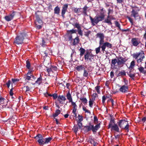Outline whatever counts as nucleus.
Masks as SVG:
<instances>
[{"label": "nucleus", "mask_w": 146, "mask_h": 146, "mask_svg": "<svg viewBox=\"0 0 146 146\" xmlns=\"http://www.w3.org/2000/svg\"><path fill=\"white\" fill-rule=\"evenodd\" d=\"M34 67L28 59V83L33 84H35V80L36 77L33 74Z\"/></svg>", "instance_id": "obj_1"}, {"label": "nucleus", "mask_w": 146, "mask_h": 146, "mask_svg": "<svg viewBox=\"0 0 146 146\" xmlns=\"http://www.w3.org/2000/svg\"><path fill=\"white\" fill-rule=\"evenodd\" d=\"M100 127V123L97 124L95 126H94V125H91V123H90L89 125L83 126L82 130L84 131V133H87L91 130L92 131L93 133H95L96 132Z\"/></svg>", "instance_id": "obj_2"}, {"label": "nucleus", "mask_w": 146, "mask_h": 146, "mask_svg": "<svg viewBox=\"0 0 146 146\" xmlns=\"http://www.w3.org/2000/svg\"><path fill=\"white\" fill-rule=\"evenodd\" d=\"M127 120V119L120 120L117 123L120 128L121 129H125L128 132L129 131V125Z\"/></svg>", "instance_id": "obj_3"}, {"label": "nucleus", "mask_w": 146, "mask_h": 146, "mask_svg": "<svg viewBox=\"0 0 146 146\" xmlns=\"http://www.w3.org/2000/svg\"><path fill=\"white\" fill-rule=\"evenodd\" d=\"M104 17L105 15L103 13H101L100 15H97L93 19L91 16H90L91 22L93 26L95 25L94 23L97 24L100 21H102L104 19Z\"/></svg>", "instance_id": "obj_4"}, {"label": "nucleus", "mask_w": 146, "mask_h": 146, "mask_svg": "<svg viewBox=\"0 0 146 146\" xmlns=\"http://www.w3.org/2000/svg\"><path fill=\"white\" fill-rule=\"evenodd\" d=\"M131 55L133 58L137 60V63L141 62L145 58V54L143 51L140 52L134 53Z\"/></svg>", "instance_id": "obj_5"}, {"label": "nucleus", "mask_w": 146, "mask_h": 146, "mask_svg": "<svg viewBox=\"0 0 146 146\" xmlns=\"http://www.w3.org/2000/svg\"><path fill=\"white\" fill-rule=\"evenodd\" d=\"M26 33H23L17 36L15 39L14 43L18 44H22L23 42L24 39L26 37Z\"/></svg>", "instance_id": "obj_6"}, {"label": "nucleus", "mask_w": 146, "mask_h": 146, "mask_svg": "<svg viewBox=\"0 0 146 146\" xmlns=\"http://www.w3.org/2000/svg\"><path fill=\"white\" fill-rule=\"evenodd\" d=\"M36 139H38L37 141L40 145L45 144V139L44 138L42 135L38 134L35 137Z\"/></svg>", "instance_id": "obj_7"}, {"label": "nucleus", "mask_w": 146, "mask_h": 146, "mask_svg": "<svg viewBox=\"0 0 146 146\" xmlns=\"http://www.w3.org/2000/svg\"><path fill=\"white\" fill-rule=\"evenodd\" d=\"M94 55L88 51L86 52L84 55V59L85 60H89L90 61L92 62L94 60Z\"/></svg>", "instance_id": "obj_8"}, {"label": "nucleus", "mask_w": 146, "mask_h": 146, "mask_svg": "<svg viewBox=\"0 0 146 146\" xmlns=\"http://www.w3.org/2000/svg\"><path fill=\"white\" fill-rule=\"evenodd\" d=\"M17 14V13L15 11H13V12L9 15L5 17V19L7 21H9L12 20L13 17L15 16Z\"/></svg>", "instance_id": "obj_9"}, {"label": "nucleus", "mask_w": 146, "mask_h": 146, "mask_svg": "<svg viewBox=\"0 0 146 146\" xmlns=\"http://www.w3.org/2000/svg\"><path fill=\"white\" fill-rule=\"evenodd\" d=\"M116 63H117V65L120 67L123 66L124 64L120 60L118 59L117 60L116 59H114L111 60V65L112 66V65H113V66H115Z\"/></svg>", "instance_id": "obj_10"}, {"label": "nucleus", "mask_w": 146, "mask_h": 146, "mask_svg": "<svg viewBox=\"0 0 146 146\" xmlns=\"http://www.w3.org/2000/svg\"><path fill=\"white\" fill-rule=\"evenodd\" d=\"M106 47L108 48H112V44L108 42H104V45H102L101 46L102 51L103 52H104V51H105V50Z\"/></svg>", "instance_id": "obj_11"}, {"label": "nucleus", "mask_w": 146, "mask_h": 146, "mask_svg": "<svg viewBox=\"0 0 146 146\" xmlns=\"http://www.w3.org/2000/svg\"><path fill=\"white\" fill-rule=\"evenodd\" d=\"M131 43L133 45L135 46H137L140 43L141 41L139 39L137 38H133L131 39Z\"/></svg>", "instance_id": "obj_12"}, {"label": "nucleus", "mask_w": 146, "mask_h": 146, "mask_svg": "<svg viewBox=\"0 0 146 146\" xmlns=\"http://www.w3.org/2000/svg\"><path fill=\"white\" fill-rule=\"evenodd\" d=\"M129 87L128 86L125 85H122L119 89V91L122 93H126L128 92Z\"/></svg>", "instance_id": "obj_13"}, {"label": "nucleus", "mask_w": 146, "mask_h": 146, "mask_svg": "<svg viewBox=\"0 0 146 146\" xmlns=\"http://www.w3.org/2000/svg\"><path fill=\"white\" fill-rule=\"evenodd\" d=\"M68 6V4H64L63 6L62 10L61 15L63 18L64 17V14L67 10Z\"/></svg>", "instance_id": "obj_14"}, {"label": "nucleus", "mask_w": 146, "mask_h": 146, "mask_svg": "<svg viewBox=\"0 0 146 146\" xmlns=\"http://www.w3.org/2000/svg\"><path fill=\"white\" fill-rule=\"evenodd\" d=\"M66 100L65 96L63 95H59L58 97V100L60 104H63L64 101Z\"/></svg>", "instance_id": "obj_15"}, {"label": "nucleus", "mask_w": 146, "mask_h": 146, "mask_svg": "<svg viewBox=\"0 0 146 146\" xmlns=\"http://www.w3.org/2000/svg\"><path fill=\"white\" fill-rule=\"evenodd\" d=\"M110 11L111 10L109 9L108 10V15L107 17V18L105 19L104 21L105 23H108L109 25H111L112 24L111 22V20L109 19L110 18L109 15Z\"/></svg>", "instance_id": "obj_16"}, {"label": "nucleus", "mask_w": 146, "mask_h": 146, "mask_svg": "<svg viewBox=\"0 0 146 146\" xmlns=\"http://www.w3.org/2000/svg\"><path fill=\"white\" fill-rule=\"evenodd\" d=\"M110 128L111 129V131L112 130H114L116 131L117 132H120L119 128L118 125L116 124H113V126H112V127Z\"/></svg>", "instance_id": "obj_17"}, {"label": "nucleus", "mask_w": 146, "mask_h": 146, "mask_svg": "<svg viewBox=\"0 0 146 146\" xmlns=\"http://www.w3.org/2000/svg\"><path fill=\"white\" fill-rule=\"evenodd\" d=\"M73 42L72 43V45L73 46L76 45L78 44L80 41V40L78 36H77L74 39H72Z\"/></svg>", "instance_id": "obj_18"}, {"label": "nucleus", "mask_w": 146, "mask_h": 146, "mask_svg": "<svg viewBox=\"0 0 146 146\" xmlns=\"http://www.w3.org/2000/svg\"><path fill=\"white\" fill-rule=\"evenodd\" d=\"M131 16H133L135 19L137 17L139 16L138 13L135 11L134 9H133L131 11Z\"/></svg>", "instance_id": "obj_19"}, {"label": "nucleus", "mask_w": 146, "mask_h": 146, "mask_svg": "<svg viewBox=\"0 0 146 146\" xmlns=\"http://www.w3.org/2000/svg\"><path fill=\"white\" fill-rule=\"evenodd\" d=\"M41 13L40 12L38 11L35 13V17L36 21L41 19L40 18L41 17Z\"/></svg>", "instance_id": "obj_20"}, {"label": "nucleus", "mask_w": 146, "mask_h": 146, "mask_svg": "<svg viewBox=\"0 0 146 146\" xmlns=\"http://www.w3.org/2000/svg\"><path fill=\"white\" fill-rule=\"evenodd\" d=\"M66 97L68 100H69V102L70 103L72 102V96L70 94V92L68 91L66 94Z\"/></svg>", "instance_id": "obj_21"}, {"label": "nucleus", "mask_w": 146, "mask_h": 146, "mask_svg": "<svg viewBox=\"0 0 146 146\" xmlns=\"http://www.w3.org/2000/svg\"><path fill=\"white\" fill-rule=\"evenodd\" d=\"M75 69L79 72L80 71L82 70H84V69H85L84 66L82 65L77 66L76 67Z\"/></svg>", "instance_id": "obj_22"}, {"label": "nucleus", "mask_w": 146, "mask_h": 146, "mask_svg": "<svg viewBox=\"0 0 146 146\" xmlns=\"http://www.w3.org/2000/svg\"><path fill=\"white\" fill-rule=\"evenodd\" d=\"M42 77L41 75L40 74L39 77L37 78L36 81H35V83L38 84L39 85H40L42 83Z\"/></svg>", "instance_id": "obj_23"}, {"label": "nucleus", "mask_w": 146, "mask_h": 146, "mask_svg": "<svg viewBox=\"0 0 146 146\" xmlns=\"http://www.w3.org/2000/svg\"><path fill=\"white\" fill-rule=\"evenodd\" d=\"M72 25L78 29V32L81 30V27L79 23H76L74 24H73Z\"/></svg>", "instance_id": "obj_24"}, {"label": "nucleus", "mask_w": 146, "mask_h": 146, "mask_svg": "<svg viewBox=\"0 0 146 146\" xmlns=\"http://www.w3.org/2000/svg\"><path fill=\"white\" fill-rule=\"evenodd\" d=\"M71 102V105L73 106L72 111L74 112L75 111H76L77 106L75 102H73V101Z\"/></svg>", "instance_id": "obj_25"}, {"label": "nucleus", "mask_w": 146, "mask_h": 146, "mask_svg": "<svg viewBox=\"0 0 146 146\" xmlns=\"http://www.w3.org/2000/svg\"><path fill=\"white\" fill-rule=\"evenodd\" d=\"M79 50L80 52V57L82 56L84 54L85 52V50L83 48L81 47L79 49Z\"/></svg>", "instance_id": "obj_26"}, {"label": "nucleus", "mask_w": 146, "mask_h": 146, "mask_svg": "<svg viewBox=\"0 0 146 146\" xmlns=\"http://www.w3.org/2000/svg\"><path fill=\"white\" fill-rule=\"evenodd\" d=\"M145 68H143L142 66H141L138 68V70L140 73H142L143 74H145L146 72V70L144 69Z\"/></svg>", "instance_id": "obj_27"}, {"label": "nucleus", "mask_w": 146, "mask_h": 146, "mask_svg": "<svg viewBox=\"0 0 146 146\" xmlns=\"http://www.w3.org/2000/svg\"><path fill=\"white\" fill-rule=\"evenodd\" d=\"M97 37H99L100 39L104 38V34L102 33H98L96 35Z\"/></svg>", "instance_id": "obj_28"}, {"label": "nucleus", "mask_w": 146, "mask_h": 146, "mask_svg": "<svg viewBox=\"0 0 146 146\" xmlns=\"http://www.w3.org/2000/svg\"><path fill=\"white\" fill-rule=\"evenodd\" d=\"M60 9L59 7L57 6L55 7L54 9V13L55 14L59 15L60 13Z\"/></svg>", "instance_id": "obj_29"}, {"label": "nucleus", "mask_w": 146, "mask_h": 146, "mask_svg": "<svg viewBox=\"0 0 146 146\" xmlns=\"http://www.w3.org/2000/svg\"><path fill=\"white\" fill-rule=\"evenodd\" d=\"M60 110L58 109L56 110L55 111V113L53 114V116L54 117H57L60 113Z\"/></svg>", "instance_id": "obj_30"}, {"label": "nucleus", "mask_w": 146, "mask_h": 146, "mask_svg": "<svg viewBox=\"0 0 146 146\" xmlns=\"http://www.w3.org/2000/svg\"><path fill=\"white\" fill-rule=\"evenodd\" d=\"M118 59L120 60L124 64L125 62L127 60V59L125 58H123L122 56H119L118 58Z\"/></svg>", "instance_id": "obj_31"}, {"label": "nucleus", "mask_w": 146, "mask_h": 146, "mask_svg": "<svg viewBox=\"0 0 146 146\" xmlns=\"http://www.w3.org/2000/svg\"><path fill=\"white\" fill-rule=\"evenodd\" d=\"M52 138L50 137L46 138L45 139V144H46L50 142L52 140Z\"/></svg>", "instance_id": "obj_32"}, {"label": "nucleus", "mask_w": 146, "mask_h": 146, "mask_svg": "<svg viewBox=\"0 0 146 146\" xmlns=\"http://www.w3.org/2000/svg\"><path fill=\"white\" fill-rule=\"evenodd\" d=\"M127 74L133 80L134 79L135 75V73L132 74L131 73H127Z\"/></svg>", "instance_id": "obj_33"}, {"label": "nucleus", "mask_w": 146, "mask_h": 146, "mask_svg": "<svg viewBox=\"0 0 146 146\" xmlns=\"http://www.w3.org/2000/svg\"><path fill=\"white\" fill-rule=\"evenodd\" d=\"M118 76H125L126 75V72L125 70H123L118 73Z\"/></svg>", "instance_id": "obj_34"}, {"label": "nucleus", "mask_w": 146, "mask_h": 146, "mask_svg": "<svg viewBox=\"0 0 146 146\" xmlns=\"http://www.w3.org/2000/svg\"><path fill=\"white\" fill-rule=\"evenodd\" d=\"M88 8V7L86 6H85L83 8V13L84 14V15H87V10Z\"/></svg>", "instance_id": "obj_35"}, {"label": "nucleus", "mask_w": 146, "mask_h": 146, "mask_svg": "<svg viewBox=\"0 0 146 146\" xmlns=\"http://www.w3.org/2000/svg\"><path fill=\"white\" fill-rule=\"evenodd\" d=\"M81 8H74V12L77 13H80L81 11Z\"/></svg>", "instance_id": "obj_36"}, {"label": "nucleus", "mask_w": 146, "mask_h": 146, "mask_svg": "<svg viewBox=\"0 0 146 146\" xmlns=\"http://www.w3.org/2000/svg\"><path fill=\"white\" fill-rule=\"evenodd\" d=\"M67 36L68 37V40L70 41L71 42L72 41V36L71 34L67 33Z\"/></svg>", "instance_id": "obj_37"}, {"label": "nucleus", "mask_w": 146, "mask_h": 146, "mask_svg": "<svg viewBox=\"0 0 146 146\" xmlns=\"http://www.w3.org/2000/svg\"><path fill=\"white\" fill-rule=\"evenodd\" d=\"M80 99L84 104L87 102V100L86 98H81Z\"/></svg>", "instance_id": "obj_38"}, {"label": "nucleus", "mask_w": 146, "mask_h": 146, "mask_svg": "<svg viewBox=\"0 0 146 146\" xmlns=\"http://www.w3.org/2000/svg\"><path fill=\"white\" fill-rule=\"evenodd\" d=\"M83 76L86 77H88V71L86 70L85 69L84 70Z\"/></svg>", "instance_id": "obj_39"}, {"label": "nucleus", "mask_w": 146, "mask_h": 146, "mask_svg": "<svg viewBox=\"0 0 146 146\" xmlns=\"http://www.w3.org/2000/svg\"><path fill=\"white\" fill-rule=\"evenodd\" d=\"M78 120H76L77 121L82 122V121L83 120V117L82 115H80V114H78Z\"/></svg>", "instance_id": "obj_40"}, {"label": "nucleus", "mask_w": 146, "mask_h": 146, "mask_svg": "<svg viewBox=\"0 0 146 146\" xmlns=\"http://www.w3.org/2000/svg\"><path fill=\"white\" fill-rule=\"evenodd\" d=\"M12 81V84H16L19 81V79L16 78V79H13L12 78L11 79Z\"/></svg>", "instance_id": "obj_41"}, {"label": "nucleus", "mask_w": 146, "mask_h": 146, "mask_svg": "<svg viewBox=\"0 0 146 146\" xmlns=\"http://www.w3.org/2000/svg\"><path fill=\"white\" fill-rule=\"evenodd\" d=\"M82 109L83 111H85V113H89L90 114H91V112L90 111L87 110L85 107L83 106L82 107Z\"/></svg>", "instance_id": "obj_42"}, {"label": "nucleus", "mask_w": 146, "mask_h": 146, "mask_svg": "<svg viewBox=\"0 0 146 146\" xmlns=\"http://www.w3.org/2000/svg\"><path fill=\"white\" fill-rule=\"evenodd\" d=\"M115 124V122H113L110 121L109 125L108 126V128L110 129V128H111L112 127V126H113V124Z\"/></svg>", "instance_id": "obj_43"}, {"label": "nucleus", "mask_w": 146, "mask_h": 146, "mask_svg": "<svg viewBox=\"0 0 146 146\" xmlns=\"http://www.w3.org/2000/svg\"><path fill=\"white\" fill-rule=\"evenodd\" d=\"M135 65V61L134 60L132 61L130 63V65L129 67V68H131L133 69L134 66Z\"/></svg>", "instance_id": "obj_44"}, {"label": "nucleus", "mask_w": 146, "mask_h": 146, "mask_svg": "<svg viewBox=\"0 0 146 146\" xmlns=\"http://www.w3.org/2000/svg\"><path fill=\"white\" fill-rule=\"evenodd\" d=\"M67 33L71 34L72 33H76V31L73 29L68 30L67 31Z\"/></svg>", "instance_id": "obj_45"}, {"label": "nucleus", "mask_w": 146, "mask_h": 146, "mask_svg": "<svg viewBox=\"0 0 146 146\" xmlns=\"http://www.w3.org/2000/svg\"><path fill=\"white\" fill-rule=\"evenodd\" d=\"M115 26L118 28L120 30H121V29L120 28V24L117 21H115Z\"/></svg>", "instance_id": "obj_46"}, {"label": "nucleus", "mask_w": 146, "mask_h": 146, "mask_svg": "<svg viewBox=\"0 0 146 146\" xmlns=\"http://www.w3.org/2000/svg\"><path fill=\"white\" fill-rule=\"evenodd\" d=\"M74 132L76 133H77L78 130V128L77 125H74L73 128Z\"/></svg>", "instance_id": "obj_47"}, {"label": "nucleus", "mask_w": 146, "mask_h": 146, "mask_svg": "<svg viewBox=\"0 0 146 146\" xmlns=\"http://www.w3.org/2000/svg\"><path fill=\"white\" fill-rule=\"evenodd\" d=\"M100 86H97L95 87V89L98 93L99 94H100Z\"/></svg>", "instance_id": "obj_48"}, {"label": "nucleus", "mask_w": 146, "mask_h": 146, "mask_svg": "<svg viewBox=\"0 0 146 146\" xmlns=\"http://www.w3.org/2000/svg\"><path fill=\"white\" fill-rule=\"evenodd\" d=\"M77 121L79 129H82V122H80L78 121Z\"/></svg>", "instance_id": "obj_49"}, {"label": "nucleus", "mask_w": 146, "mask_h": 146, "mask_svg": "<svg viewBox=\"0 0 146 146\" xmlns=\"http://www.w3.org/2000/svg\"><path fill=\"white\" fill-rule=\"evenodd\" d=\"M101 48V46H100L96 48L95 50L96 54H98L100 52Z\"/></svg>", "instance_id": "obj_50"}, {"label": "nucleus", "mask_w": 146, "mask_h": 146, "mask_svg": "<svg viewBox=\"0 0 146 146\" xmlns=\"http://www.w3.org/2000/svg\"><path fill=\"white\" fill-rule=\"evenodd\" d=\"M104 38H103L101 39H100L99 41V44L100 46H101L102 45H104Z\"/></svg>", "instance_id": "obj_51"}, {"label": "nucleus", "mask_w": 146, "mask_h": 146, "mask_svg": "<svg viewBox=\"0 0 146 146\" xmlns=\"http://www.w3.org/2000/svg\"><path fill=\"white\" fill-rule=\"evenodd\" d=\"M91 31H88L87 32H84V35L88 37L89 36V34L90 33Z\"/></svg>", "instance_id": "obj_52"}, {"label": "nucleus", "mask_w": 146, "mask_h": 146, "mask_svg": "<svg viewBox=\"0 0 146 146\" xmlns=\"http://www.w3.org/2000/svg\"><path fill=\"white\" fill-rule=\"evenodd\" d=\"M51 69H52V72H53V71H56L57 70V68L56 66H51Z\"/></svg>", "instance_id": "obj_53"}, {"label": "nucleus", "mask_w": 146, "mask_h": 146, "mask_svg": "<svg viewBox=\"0 0 146 146\" xmlns=\"http://www.w3.org/2000/svg\"><path fill=\"white\" fill-rule=\"evenodd\" d=\"M127 18L129 20V22L131 23L132 25H133V19L130 17L127 16Z\"/></svg>", "instance_id": "obj_54"}, {"label": "nucleus", "mask_w": 146, "mask_h": 146, "mask_svg": "<svg viewBox=\"0 0 146 146\" xmlns=\"http://www.w3.org/2000/svg\"><path fill=\"white\" fill-rule=\"evenodd\" d=\"M11 83V81L10 80H9L8 81V82L6 83V84H4L3 85L5 86V85H7V87H8V88H9L10 86Z\"/></svg>", "instance_id": "obj_55"}, {"label": "nucleus", "mask_w": 146, "mask_h": 146, "mask_svg": "<svg viewBox=\"0 0 146 146\" xmlns=\"http://www.w3.org/2000/svg\"><path fill=\"white\" fill-rule=\"evenodd\" d=\"M93 101L92 100H91V99L89 101V106L90 108L92 107L93 104Z\"/></svg>", "instance_id": "obj_56"}, {"label": "nucleus", "mask_w": 146, "mask_h": 146, "mask_svg": "<svg viewBox=\"0 0 146 146\" xmlns=\"http://www.w3.org/2000/svg\"><path fill=\"white\" fill-rule=\"evenodd\" d=\"M98 118L96 116H94V123H96L97 122H98Z\"/></svg>", "instance_id": "obj_57"}, {"label": "nucleus", "mask_w": 146, "mask_h": 146, "mask_svg": "<svg viewBox=\"0 0 146 146\" xmlns=\"http://www.w3.org/2000/svg\"><path fill=\"white\" fill-rule=\"evenodd\" d=\"M38 23L39 24H42V21L41 19H39V20H38L36 21L35 22L36 25H38L37 23Z\"/></svg>", "instance_id": "obj_58"}, {"label": "nucleus", "mask_w": 146, "mask_h": 146, "mask_svg": "<svg viewBox=\"0 0 146 146\" xmlns=\"http://www.w3.org/2000/svg\"><path fill=\"white\" fill-rule=\"evenodd\" d=\"M48 9L50 11L51 10H52V5L50 3H49L48 4Z\"/></svg>", "instance_id": "obj_59"}, {"label": "nucleus", "mask_w": 146, "mask_h": 146, "mask_svg": "<svg viewBox=\"0 0 146 146\" xmlns=\"http://www.w3.org/2000/svg\"><path fill=\"white\" fill-rule=\"evenodd\" d=\"M22 90L23 91H25V92L26 93L27 92V86H24L22 88Z\"/></svg>", "instance_id": "obj_60"}, {"label": "nucleus", "mask_w": 146, "mask_h": 146, "mask_svg": "<svg viewBox=\"0 0 146 146\" xmlns=\"http://www.w3.org/2000/svg\"><path fill=\"white\" fill-rule=\"evenodd\" d=\"M52 96L53 97V99H56L58 97L57 94L56 93L52 94Z\"/></svg>", "instance_id": "obj_61"}, {"label": "nucleus", "mask_w": 146, "mask_h": 146, "mask_svg": "<svg viewBox=\"0 0 146 146\" xmlns=\"http://www.w3.org/2000/svg\"><path fill=\"white\" fill-rule=\"evenodd\" d=\"M106 99V98L105 97V96H103L102 97V102L103 104H104L105 102V101Z\"/></svg>", "instance_id": "obj_62"}, {"label": "nucleus", "mask_w": 146, "mask_h": 146, "mask_svg": "<svg viewBox=\"0 0 146 146\" xmlns=\"http://www.w3.org/2000/svg\"><path fill=\"white\" fill-rule=\"evenodd\" d=\"M48 54V50H45L43 53V55L44 56H47Z\"/></svg>", "instance_id": "obj_63"}, {"label": "nucleus", "mask_w": 146, "mask_h": 146, "mask_svg": "<svg viewBox=\"0 0 146 146\" xmlns=\"http://www.w3.org/2000/svg\"><path fill=\"white\" fill-rule=\"evenodd\" d=\"M25 80V84H27V73L26 74L25 77L24 78Z\"/></svg>", "instance_id": "obj_64"}]
</instances>
